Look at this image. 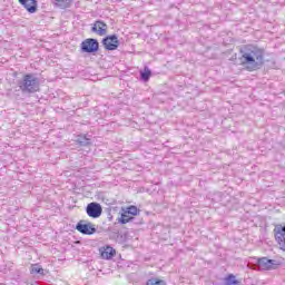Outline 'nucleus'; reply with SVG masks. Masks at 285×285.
<instances>
[{
  "instance_id": "10",
  "label": "nucleus",
  "mask_w": 285,
  "mask_h": 285,
  "mask_svg": "<svg viewBox=\"0 0 285 285\" xmlns=\"http://www.w3.org/2000/svg\"><path fill=\"white\" fill-rule=\"evenodd\" d=\"M21 6H23L24 9H27V12L30 14H35L37 12V0H18Z\"/></svg>"
},
{
  "instance_id": "15",
  "label": "nucleus",
  "mask_w": 285,
  "mask_h": 285,
  "mask_svg": "<svg viewBox=\"0 0 285 285\" xmlns=\"http://www.w3.org/2000/svg\"><path fill=\"white\" fill-rule=\"evenodd\" d=\"M30 273L31 275H43V269L41 268V265L35 264L31 265Z\"/></svg>"
},
{
  "instance_id": "6",
  "label": "nucleus",
  "mask_w": 285,
  "mask_h": 285,
  "mask_svg": "<svg viewBox=\"0 0 285 285\" xmlns=\"http://www.w3.org/2000/svg\"><path fill=\"white\" fill-rule=\"evenodd\" d=\"M274 237L281 250L285 253V226L276 225L274 228Z\"/></svg>"
},
{
  "instance_id": "7",
  "label": "nucleus",
  "mask_w": 285,
  "mask_h": 285,
  "mask_svg": "<svg viewBox=\"0 0 285 285\" xmlns=\"http://www.w3.org/2000/svg\"><path fill=\"white\" fill-rule=\"evenodd\" d=\"M102 46L106 50H117L119 48V38L117 35L107 36L102 39Z\"/></svg>"
},
{
  "instance_id": "17",
  "label": "nucleus",
  "mask_w": 285,
  "mask_h": 285,
  "mask_svg": "<svg viewBox=\"0 0 285 285\" xmlns=\"http://www.w3.org/2000/svg\"><path fill=\"white\" fill-rule=\"evenodd\" d=\"M150 77H153V71L148 67H144V83H148Z\"/></svg>"
},
{
  "instance_id": "13",
  "label": "nucleus",
  "mask_w": 285,
  "mask_h": 285,
  "mask_svg": "<svg viewBox=\"0 0 285 285\" xmlns=\"http://www.w3.org/2000/svg\"><path fill=\"white\" fill-rule=\"evenodd\" d=\"M132 219H135V217H132L130 214H128V212L125 210L119 218V223L128 224V222H132Z\"/></svg>"
},
{
  "instance_id": "11",
  "label": "nucleus",
  "mask_w": 285,
  "mask_h": 285,
  "mask_svg": "<svg viewBox=\"0 0 285 285\" xmlns=\"http://www.w3.org/2000/svg\"><path fill=\"white\" fill-rule=\"evenodd\" d=\"M117 255V250L110 246L104 247L101 250V257L102 259H112Z\"/></svg>"
},
{
  "instance_id": "9",
  "label": "nucleus",
  "mask_w": 285,
  "mask_h": 285,
  "mask_svg": "<svg viewBox=\"0 0 285 285\" xmlns=\"http://www.w3.org/2000/svg\"><path fill=\"white\" fill-rule=\"evenodd\" d=\"M91 32L98 35V37H106L108 35V24L102 20H97L91 27Z\"/></svg>"
},
{
  "instance_id": "19",
  "label": "nucleus",
  "mask_w": 285,
  "mask_h": 285,
  "mask_svg": "<svg viewBox=\"0 0 285 285\" xmlns=\"http://www.w3.org/2000/svg\"><path fill=\"white\" fill-rule=\"evenodd\" d=\"M127 215H130L131 217H135V215H137V208L135 206H130L127 208Z\"/></svg>"
},
{
  "instance_id": "5",
  "label": "nucleus",
  "mask_w": 285,
  "mask_h": 285,
  "mask_svg": "<svg viewBox=\"0 0 285 285\" xmlns=\"http://www.w3.org/2000/svg\"><path fill=\"white\" fill-rule=\"evenodd\" d=\"M86 213L88 217L99 219V217H101V213H104V208H101L99 203H89L86 207Z\"/></svg>"
},
{
  "instance_id": "14",
  "label": "nucleus",
  "mask_w": 285,
  "mask_h": 285,
  "mask_svg": "<svg viewBox=\"0 0 285 285\" xmlns=\"http://www.w3.org/2000/svg\"><path fill=\"white\" fill-rule=\"evenodd\" d=\"M77 144H79V146H90V138H88L87 136H78L77 138Z\"/></svg>"
},
{
  "instance_id": "20",
  "label": "nucleus",
  "mask_w": 285,
  "mask_h": 285,
  "mask_svg": "<svg viewBox=\"0 0 285 285\" xmlns=\"http://www.w3.org/2000/svg\"><path fill=\"white\" fill-rule=\"evenodd\" d=\"M139 75H140V80L144 81V69L139 70Z\"/></svg>"
},
{
  "instance_id": "4",
  "label": "nucleus",
  "mask_w": 285,
  "mask_h": 285,
  "mask_svg": "<svg viewBox=\"0 0 285 285\" xmlns=\"http://www.w3.org/2000/svg\"><path fill=\"white\" fill-rule=\"evenodd\" d=\"M76 230H78V233H81V235H95V233H97V227H95L92 223L80 220L76 225Z\"/></svg>"
},
{
  "instance_id": "21",
  "label": "nucleus",
  "mask_w": 285,
  "mask_h": 285,
  "mask_svg": "<svg viewBox=\"0 0 285 285\" xmlns=\"http://www.w3.org/2000/svg\"><path fill=\"white\" fill-rule=\"evenodd\" d=\"M151 99H153V101H155L157 99V96L155 94H153Z\"/></svg>"
},
{
  "instance_id": "8",
  "label": "nucleus",
  "mask_w": 285,
  "mask_h": 285,
  "mask_svg": "<svg viewBox=\"0 0 285 285\" xmlns=\"http://www.w3.org/2000/svg\"><path fill=\"white\" fill-rule=\"evenodd\" d=\"M257 264L259 271H273L279 265L277 264V261L268 259L267 257L258 258Z\"/></svg>"
},
{
  "instance_id": "3",
  "label": "nucleus",
  "mask_w": 285,
  "mask_h": 285,
  "mask_svg": "<svg viewBox=\"0 0 285 285\" xmlns=\"http://www.w3.org/2000/svg\"><path fill=\"white\" fill-rule=\"evenodd\" d=\"M82 52H88L89 55L92 52L99 51V41L95 38H88L81 42Z\"/></svg>"
},
{
  "instance_id": "2",
  "label": "nucleus",
  "mask_w": 285,
  "mask_h": 285,
  "mask_svg": "<svg viewBox=\"0 0 285 285\" xmlns=\"http://www.w3.org/2000/svg\"><path fill=\"white\" fill-rule=\"evenodd\" d=\"M41 83L39 78L35 73H26L20 80H18V88H20L23 95H35L39 92Z\"/></svg>"
},
{
  "instance_id": "12",
  "label": "nucleus",
  "mask_w": 285,
  "mask_h": 285,
  "mask_svg": "<svg viewBox=\"0 0 285 285\" xmlns=\"http://www.w3.org/2000/svg\"><path fill=\"white\" fill-rule=\"evenodd\" d=\"M58 8L66 10V8H70L72 0H53Z\"/></svg>"
},
{
  "instance_id": "18",
  "label": "nucleus",
  "mask_w": 285,
  "mask_h": 285,
  "mask_svg": "<svg viewBox=\"0 0 285 285\" xmlns=\"http://www.w3.org/2000/svg\"><path fill=\"white\" fill-rule=\"evenodd\" d=\"M225 285H239V281L235 278V275L230 274L226 279H225Z\"/></svg>"
},
{
  "instance_id": "1",
  "label": "nucleus",
  "mask_w": 285,
  "mask_h": 285,
  "mask_svg": "<svg viewBox=\"0 0 285 285\" xmlns=\"http://www.w3.org/2000/svg\"><path fill=\"white\" fill-rule=\"evenodd\" d=\"M240 65H243L249 72L259 70L262 66H264V49H259L255 46H247L240 50Z\"/></svg>"
},
{
  "instance_id": "16",
  "label": "nucleus",
  "mask_w": 285,
  "mask_h": 285,
  "mask_svg": "<svg viewBox=\"0 0 285 285\" xmlns=\"http://www.w3.org/2000/svg\"><path fill=\"white\" fill-rule=\"evenodd\" d=\"M146 285H166V281L151 277L146 282Z\"/></svg>"
}]
</instances>
